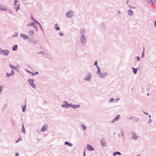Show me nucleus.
I'll use <instances>...</instances> for the list:
<instances>
[{
    "mask_svg": "<svg viewBox=\"0 0 156 156\" xmlns=\"http://www.w3.org/2000/svg\"><path fill=\"white\" fill-rule=\"evenodd\" d=\"M80 38L87 39L86 37L85 34V30L83 28H82L80 29Z\"/></svg>",
    "mask_w": 156,
    "mask_h": 156,
    "instance_id": "obj_1",
    "label": "nucleus"
},
{
    "mask_svg": "<svg viewBox=\"0 0 156 156\" xmlns=\"http://www.w3.org/2000/svg\"><path fill=\"white\" fill-rule=\"evenodd\" d=\"M73 16V12L72 10H70L67 12L66 14V16L67 18H70Z\"/></svg>",
    "mask_w": 156,
    "mask_h": 156,
    "instance_id": "obj_2",
    "label": "nucleus"
},
{
    "mask_svg": "<svg viewBox=\"0 0 156 156\" xmlns=\"http://www.w3.org/2000/svg\"><path fill=\"white\" fill-rule=\"evenodd\" d=\"M28 83L30 84L32 87L34 89L36 88V86L35 85L34 83V80L31 79H29L28 80Z\"/></svg>",
    "mask_w": 156,
    "mask_h": 156,
    "instance_id": "obj_3",
    "label": "nucleus"
},
{
    "mask_svg": "<svg viewBox=\"0 0 156 156\" xmlns=\"http://www.w3.org/2000/svg\"><path fill=\"white\" fill-rule=\"evenodd\" d=\"M92 76V74L91 73H88L84 80L87 81H89L91 79Z\"/></svg>",
    "mask_w": 156,
    "mask_h": 156,
    "instance_id": "obj_4",
    "label": "nucleus"
},
{
    "mask_svg": "<svg viewBox=\"0 0 156 156\" xmlns=\"http://www.w3.org/2000/svg\"><path fill=\"white\" fill-rule=\"evenodd\" d=\"M108 75V73L107 72H104L99 73L98 76L102 78H105Z\"/></svg>",
    "mask_w": 156,
    "mask_h": 156,
    "instance_id": "obj_5",
    "label": "nucleus"
},
{
    "mask_svg": "<svg viewBox=\"0 0 156 156\" xmlns=\"http://www.w3.org/2000/svg\"><path fill=\"white\" fill-rule=\"evenodd\" d=\"M101 144L103 147H106L107 145V142L105 140V138L102 139L101 140Z\"/></svg>",
    "mask_w": 156,
    "mask_h": 156,
    "instance_id": "obj_6",
    "label": "nucleus"
},
{
    "mask_svg": "<svg viewBox=\"0 0 156 156\" xmlns=\"http://www.w3.org/2000/svg\"><path fill=\"white\" fill-rule=\"evenodd\" d=\"M9 53V51L8 50L5 49L2 50V54L3 55L7 56Z\"/></svg>",
    "mask_w": 156,
    "mask_h": 156,
    "instance_id": "obj_7",
    "label": "nucleus"
},
{
    "mask_svg": "<svg viewBox=\"0 0 156 156\" xmlns=\"http://www.w3.org/2000/svg\"><path fill=\"white\" fill-rule=\"evenodd\" d=\"M73 105L72 103H70L69 104H64L62 105L61 106L63 108H67L69 107L72 108Z\"/></svg>",
    "mask_w": 156,
    "mask_h": 156,
    "instance_id": "obj_8",
    "label": "nucleus"
},
{
    "mask_svg": "<svg viewBox=\"0 0 156 156\" xmlns=\"http://www.w3.org/2000/svg\"><path fill=\"white\" fill-rule=\"evenodd\" d=\"M86 149L88 151H93L94 150V149L93 147L88 144H87L86 146Z\"/></svg>",
    "mask_w": 156,
    "mask_h": 156,
    "instance_id": "obj_9",
    "label": "nucleus"
},
{
    "mask_svg": "<svg viewBox=\"0 0 156 156\" xmlns=\"http://www.w3.org/2000/svg\"><path fill=\"white\" fill-rule=\"evenodd\" d=\"M35 31L34 30H29L28 31V34L31 37H33L34 36Z\"/></svg>",
    "mask_w": 156,
    "mask_h": 156,
    "instance_id": "obj_10",
    "label": "nucleus"
},
{
    "mask_svg": "<svg viewBox=\"0 0 156 156\" xmlns=\"http://www.w3.org/2000/svg\"><path fill=\"white\" fill-rule=\"evenodd\" d=\"M48 128V126L47 124H46L44 125L42 128L41 129V131L42 132H44Z\"/></svg>",
    "mask_w": 156,
    "mask_h": 156,
    "instance_id": "obj_11",
    "label": "nucleus"
},
{
    "mask_svg": "<svg viewBox=\"0 0 156 156\" xmlns=\"http://www.w3.org/2000/svg\"><path fill=\"white\" fill-rule=\"evenodd\" d=\"M20 37L24 39H29V37L27 35L24 34H20Z\"/></svg>",
    "mask_w": 156,
    "mask_h": 156,
    "instance_id": "obj_12",
    "label": "nucleus"
},
{
    "mask_svg": "<svg viewBox=\"0 0 156 156\" xmlns=\"http://www.w3.org/2000/svg\"><path fill=\"white\" fill-rule=\"evenodd\" d=\"M132 137L134 140H136L138 136H137L135 132L133 131H132Z\"/></svg>",
    "mask_w": 156,
    "mask_h": 156,
    "instance_id": "obj_13",
    "label": "nucleus"
},
{
    "mask_svg": "<svg viewBox=\"0 0 156 156\" xmlns=\"http://www.w3.org/2000/svg\"><path fill=\"white\" fill-rule=\"evenodd\" d=\"M80 42L82 44H84L86 43L87 42V39L80 38Z\"/></svg>",
    "mask_w": 156,
    "mask_h": 156,
    "instance_id": "obj_14",
    "label": "nucleus"
},
{
    "mask_svg": "<svg viewBox=\"0 0 156 156\" xmlns=\"http://www.w3.org/2000/svg\"><path fill=\"white\" fill-rule=\"evenodd\" d=\"M9 66L12 69H14L15 70H17L18 72H19V70L17 68L16 66H13V65H12L11 64H9Z\"/></svg>",
    "mask_w": 156,
    "mask_h": 156,
    "instance_id": "obj_15",
    "label": "nucleus"
},
{
    "mask_svg": "<svg viewBox=\"0 0 156 156\" xmlns=\"http://www.w3.org/2000/svg\"><path fill=\"white\" fill-rule=\"evenodd\" d=\"M80 107V106L79 105H73L72 106V108L74 109L78 108Z\"/></svg>",
    "mask_w": 156,
    "mask_h": 156,
    "instance_id": "obj_16",
    "label": "nucleus"
},
{
    "mask_svg": "<svg viewBox=\"0 0 156 156\" xmlns=\"http://www.w3.org/2000/svg\"><path fill=\"white\" fill-rule=\"evenodd\" d=\"M20 4L19 3L17 6H15L14 7V9L16 10V12H18V11L20 9Z\"/></svg>",
    "mask_w": 156,
    "mask_h": 156,
    "instance_id": "obj_17",
    "label": "nucleus"
},
{
    "mask_svg": "<svg viewBox=\"0 0 156 156\" xmlns=\"http://www.w3.org/2000/svg\"><path fill=\"white\" fill-rule=\"evenodd\" d=\"M128 13L129 15L132 16L133 15L134 13L133 11L131 10H129L128 11Z\"/></svg>",
    "mask_w": 156,
    "mask_h": 156,
    "instance_id": "obj_18",
    "label": "nucleus"
},
{
    "mask_svg": "<svg viewBox=\"0 0 156 156\" xmlns=\"http://www.w3.org/2000/svg\"><path fill=\"white\" fill-rule=\"evenodd\" d=\"M133 120L134 121V122H138L139 120V118L136 117L134 116L133 117Z\"/></svg>",
    "mask_w": 156,
    "mask_h": 156,
    "instance_id": "obj_19",
    "label": "nucleus"
},
{
    "mask_svg": "<svg viewBox=\"0 0 156 156\" xmlns=\"http://www.w3.org/2000/svg\"><path fill=\"white\" fill-rule=\"evenodd\" d=\"M64 144L65 145H67L69 147H72L73 145V144H72L71 143H70L69 142H68L67 141L65 142Z\"/></svg>",
    "mask_w": 156,
    "mask_h": 156,
    "instance_id": "obj_20",
    "label": "nucleus"
},
{
    "mask_svg": "<svg viewBox=\"0 0 156 156\" xmlns=\"http://www.w3.org/2000/svg\"><path fill=\"white\" fill-rule=\"evenodd\" d=\"M132 69H133V73L134 74H136L137 73V69L136 68H135L133 67H132Z\"/></svg>",
    "mask_w": 156,
    "mask_h": 156,
    "instance_id": "obj_21",
    "label": "nucleus"
},
{
    "mask_svg": "<svg viewBox=\"0 0 156 156\" xmlns=\"http://www.w3.org/2000/svg\"><path fill=\"white\" fill-rule=\"evenodd\" d=\"M21 131L23 133H25V128L23 126V123L22 124V127L21 128Z\"/></svg>",
    "mask_w": 156,
    "mask_h": 156,
    "instance_id": "obj_22",
    "label": "nucleus"
},
{
    "mask_svg": "<svg viewBox=\"0 0 156 156\" xmlns=\"http://www.w3.org/2000/svg\"><path fill=\"white\" fill-rule=\"evenodd\" d=\"M113 156H115L116 154L119 155H121V153L119 152V151H116V152H114L113 154Z\"/></svg>",
    "mask_w": 156,
    "mask_h": 156,
    "instance_id": "obj_23",
    "label": "nucleus"
},
{
    "mask_svg": "<svg viewBox=\"0 0 156 156\" xmlns=\"http://www.w3.org/2000/svg\"><path fill=\"white\" fill-rule=\"evenodd\" d=\"M18 46L16 45L13 46L12 48V49L14 51H15L17 50Z\"/></svg>",
    "mask_w": 156,
    "mask_h": 156,
    "instance_id": "obj_24",
    "label": "nucleus"
},
{
    "mask_svg": "<svg viewBox=\"0 0 156 156\" xmlns=\"http://www.w3.org/2000/svg\"><path fill=\"white\" fill-rule=\"evenodd\" d=\"M81 127H82L83 129V130L84 131L86 129L87 127L84 124H82L81 125Z\"/></svg>",
    "mask_w": 156,
    "mask_h": 156,
    "instance_id": "obj_25",
    "label": "nucleus"
},
{
    "mask_svg": "<svg viewBox=\"0 0 156 156\" xmlns=\"http://www.w3.org/2000/svg\"><path fill=\"white\" fill-rule=\"evenodd\" d=\"M7 10V8L5 6H4L3 7H0V10H2L3 11H6Z\"/></svg>",
    "mask_w": 156,
    "mask_h": 156,
    "instance_id": "obj_26",
    "label": "nucleus"
},
{
    "mask_svg": "<svg viewBox=\"0 0 156 156\" xmlns=\"http://www.w3.org/2000/svg\"><path fill=\"white\" fill-rule=\"evenodd\" d=\"M120 115H118L115 118V120H116V121H117L118 120V119L120 118Z\"/></svg>",
    "mask_w": 156,
    "mask_h": 156,
    "instance_id": "obj_27",
    "label": "nucleus"
},
{
    "mask_svg": "<svg viewBox=\"0 0 156 156\" xmlns=\"http://www.w3.org/2000/svg\"><path fill=\"white\" fill-rule=\"evenodd\" d=\"M32 26L34 28L36 29V31H37V27L35 23H33Z\"/></svg>",
    "mask_w": 156,
    "mask_h": 156,
    "instance_id": "obj_28",
    "label": "nucleus"
},
{
    "mask_svg": "<svg viewBox=\"0 0 156 156\" xmlns=\"http://www.w3.org/2000/svg\"><path fill=\"white\" fill-rule=\"evenodd\" d=\"M55 29L57 30H60V28L57 26V24H55Z\"/></svg>",
    "mask_w": 156,
    "mask_h": 156,
    "instance_id": "obj_29",
    "label": "nucleus"
},
{
    "mask_svg": "<svg viewBox=\"0 0 156 156\" xmlns=\"http://www.w3.org/2000/svg\"><path fill=\"white\" fill-rule=\"evenodd\" d=\"M26 108V104L25 103L24 106L23 107V108H22V111L23 112H24L25 111Z\"/></svg>",
    "mask_w": 156,
    "mask_h": 156,
    "instance_id": "obj_30",
    "label": "nucleus"
},
{
    "mask_svg": "<svg viewBox=\"0 0 156 156\" xmlns=\"http://www.w3.org/2000/svg\"><path fill=\"white\" fill-rule=\"evenodd\" d=\"M38 73H39L37 71V72H36L35 73L32 72L31 74L32 76H34L38 74Z\"/></svg>",
    "mask_w": 156,
    "mask_h": 156,
    "instance_id": "obj_31",
    "label": "nucleus"
},
{
    "mask_svg": "<svg viewBox=\"0 0 156 156\" xmlns=\"http://www.w3.org/2000/svg\"><path fill=\"white\" fill-rule=\"evenodd\" d=\"M18 35V33H14L12 35V37H15L16 36H17Z\"/></svg>",
    "mask_w": 156,
    "mask_h": 156,
    "instance_id": "obj_32",
    "label": "nucleus"
},
{
    "mask_svg": "<svg viewBox=\"0 0 156 156\" xmlns=\"http://www.w3.org/2000/svg\"><path fill=\"white\" fill-rule=\"evenodd\" d=\"M101 73V69H100V68L98 69V70H97V73L98 75L99 73Z\"/></svg>",
    "mask_w": 156,
    "mask_h": 156,
    "instance_id": "obj_33",
    "label": "nucleus"
},
{
    "mask_svg": "<svg viewBox=\"0 0 156 156\" xmlns=\"http://www.w3.org/2000/svg\"><path fill=\"white\" fill-rule=\"evenodd\" d=\"M143 51L142 53V56L141 57L142 58L144 57V47L143 48Z\"/></svg>",
    "mask_w": 156,
    "mask_h": 156,
    "instance_id": "obj_34",
    "label": "nucleus"
},
{
    "mask_svg": "<svg viewBox=\"0 0 156 156\" xmlns=\"http://www.w3.org/2000/svg\"><path fill=\"white\" fill-rule=\"evenodd\" d=\"M14 2V6H16V5H18V4H17V3L18 2V1L15 0Z\"/></svg>",
    "mask_w": 156,
    "mask_h": 156,
    "instance_id": "obj_35",
    "label": "nucleus"
},
{
    "mask_svg": "<svg viewBox=\"0 0 156 156\" xmlns=\"http://www.w3.org/2000/svg\"><path fill=\"white\" fill-rule=\"evenodd\" d=\"M33 22H31L30 23L28 24L27 26L28 27L32 26L33 24Z\"/></svg>",
    "mask_w": 156,
    "mask_h": 156,
    "instance_id": "obj_36",
    "label": "nucleus"
},
{
    "mask_svg": "<svg viewBox=\"0 0 156 156\" xmlns=\"http://www.w3.org/2000/svg\"><path fill=\"white\" fill-rule=\"evenodd\" d=\"M11 76H12V75H11V73L10 74H9V73H6V76L7 77H9Z\"/></svg>",
    "mask_w": 156,
    "mask_h": 156,
    "instance_id": "obj_37",
    "label": "nucleus"
},
{
    "mask_svg": "<svg viewBox=\"0 0 156 156\" xmlns=\"http://www.w3.org/2000/svg\"><path fill=\"white\" fill-rule=\"evenodd\" d=\"M150 2H148L149 3H155V0H150Z\"/></svg>",
    "mask_w": 156,
    "mask_h": 156,
    "instance_id": "obj_38",
    "label": "nucleus"
},
{
    "mask_svg": "<svg viewBox=\"0 0 156 156\" xmlns=\"http://www.w3.org/2000/svg\"><path fill=\"white\" fill-rule=\"evenodd\" d=\"M3 87L2 86V85L0 86V93H1L2 92Z\"/></svg>",
    "mask_w": 156,
    "mask_h": 156,
    "instance_id": "obj_39",
    "label": "nucleus"
},
{
    "mask_svg": "<svg viewBox=\"0 0 156 156\" xmlns=\"http://www.w3.org/2000/svg\"><path fill=\"white\" fill-rule=\"evenodd\" d=\"M113 98H111L109 100V102H112L113 101Z\"/></svg>",
    "mask_w": 156,
    "mask_h": 156,
    "instance_id": "obj_40",
    "label": "nucleus"
},
{
    "mask_svg": "<svg viewBox=\"0 0 156 156\" xmlns=\"http://www.w3.org/2000/svg\"><path fill=\"white\" fill-rule=\"evenodd\" d=\"M11 74L12 75H13L15 74V72L13 70H11Z\"/></svg>",
    "mask_w": 156,
    "mask_h": 156,
    "instance_id": "obj_41",
    "label": "nucleus"
},
{
    "mask_svg": "<svg viewBox=\"0 0 156 156\" xmlns=\"http://www.w3.org/2000/svg\"><path fill=\"white\" fill-rule=\"evenodd\" d=\"M34 21L37 24H38L39 25L40 24V23L37 20H34Z\"/></svg>",
    "mask_w": 156,
    "mask_h": 156,
    "instance_id": "obj_42",
    "label": "nucleus"
},
{
    "mask_svg": "<svg viewBox=\"0 0 156 156\" xmlns=\"http://www.w3.org/2000/svg\"><path fill=\"white\" fill-rule=\"evenodd\" d=\"M33 43L35 44H36L37 43V41L35 40H34L33 41Z\"/></svg>",
    "mask_w": 156,
    "mask_h": 156,
    "instance_id": "obj_43",
    "label": "nucleus"
},
{
    "mask_svg": "<svg viewBox=\"0 0 156 156\" xmlns=\"http://www.w3.org/2000/svg\"><path fill=\"white\" fill-rule=\"evenodd\" d=\"M22 140V139H21V138H19V139L18 140H16V141L15 143H18L20 140Z\"/></svg>",
    "mask_w": 156,
    "mask_h": 156,
    "instance_id": "obj_44",
    "label": "nucleus"
},
{
    "mask_svg": "<svg viewBox=\"0 0 156 156\" xmlns=\"http://www.w3.org/2000/svg\"><path fill=\"white\" fill-rule=\"evenodd\" d=\"M136 58L137 61H139L140 60V58L138 56H137L136 57Z\"/></svg>",
    "mask_w": 156,
    "mask_h": 156,
    "instance_id": "obj_45",
    "label": "nucleus"
},
{
    "mask_svg": "<svg viewBox=\"0 0 156 156\" xmlns=\"http://www.w3.org/2000/svg\"><path fill=\"white\" fill-rule=\"evenodd\" d=\"M59 35L61 36H63L64 35V34H63L62 33V32H59Z\"/></svg>",
    "mask_w": 156,
    "mask_h": 156,
    "instance_id": "obj_46",
    "label": "nucleus"
},
{
    "mask_svg": "<svg viewBox=\"0 0 156 156\" xmlns=\"http://www.w3.org/2000/svg\"><path fill=\"white\" fill-rule=\"evenodd\" d=\"M152 122V121L151 119H150L147 122V124H149L151 122Z\"/></svg>",
    "mask_w": 156,
    "mask_h": 156,
    "instance_id": "obj_47",
    "label": "nucleus"
},
{
    "mask_svg": "<svg viewBox=\"0 0 156 156\" xmlns=\"http://www.w3.org/2000/svg\"><path fill=\"white\" fill-rule=\"evenodd\" d=\"M31 20H33V21H34V20H35V19L34 18V17H33V16L32 15H31Z\"/></svg>",
    "mask_w": 156,
    "mask_h": 156,
    "instance_id": "obj_48",
    "label": "nucleus"
},
{
    "mask_svg": "<svg viewBox=\"0 0 156 156\" xmlns=\"http://www.w3.org/2000/svg\"><path fill=\"white\" fill-rule=\"evenodd\" d=\"M121 133L122 135V136L123 137H124V135L123 132L122 131H121Z\"/></svg>",
    "mask_w": 156,
    "mask_h": 156,
    "instance_id": "obj_49",
    "label": "nucleus"
},
{
    "mask_svg": "<svg viewBox=\"0 0 156 156\" xmlns=\"http://www.w3.org/2000/svg\"><path fill=\"white\" fill-rule=\"evenodd\" d=\"M26 71L27 73H30V74H31V73H32V72H30V71H29V70H28L26 69Z\"/></svg>",
    "mask_w": 156,
    "mask_h": 156,
    "instance_id": "obj_50",
    "label": "nucleus"
},
{
    "mask_svg": "<svg viewBox=\"0 0 156 156\" xmlns=\"http://www.w3.org/2000/svg\"><path fill=\"white\" fill-rule=\"evenodd\" d=\"M143 113L144 114H145L146 115H148V113L145 112V111H143Z\"/></svg>",
    "mask_w": 156,
    "mask_h": 156,
    "instance_id": "obj_51",
    "label": "nucleus"
},
{
    "mask_svg": "<svg viewBox=\"0 0 156 156\" xmlns=\"http://www.w3.org/2000/svg\"><path fill=\"white\" fill-rule=\"evenodd\" d=\"M38 54H42L43 55H44V53L43 52H40L37 53Z\"/></svg>",
    "mask_w": 156,
    "mask_h": 156,
    "instance_id": "obj_52",
    "label": "nucleus"
},
{
    "mask_svg": "<svg viewBox=\"0 0 156 156\" xmlns=\"http://www.w3.org/2000/svg\"><path fill=\"white\" fill-rule=\"evenodd\" d=\"M97 64H98V63H97V61H95L94 62V66H97Z\"/></svg>",
    "mask_w": 156,
    "mask_h": 156,
    "instance_id": "obj_53",
    "label": "nucleus"
},
{
    "mask_svg": "<svg viewBox=\"0 0 156 156\" xmlns=\"http://www.w3.org/2000/svg\"><path fill=\"white\" fill-rule=\"evenodd\" d=\"M119 100V98H118L117 99H115L114 100V101L115 102H117Z\"/></svg>",
    "mask_w": 156,
    "mask_h": 156,
    "instance_id": "obj_54",
    "label": "nucleus"
},
{
    "mask_svg": "<svg viewBox=\"0 0 156 156\" xmlns=\"http://www.w3.org/2000/svg\"><path fill=\"white\" fill-rule=\"evenodd\" d=\"M116 121V120H115V118H114V119L112 120V122H115Z\"/></svg>",
    "mask_w": 156,
    "mask_h": 156,
    "instance_id": "obj_55",
    "label": "nucleus"
},
{
    "mask_svg": "<svg viewBox=\"0 0 156 156\" xmlns=\"http://www.w3.org/2000/svg\"><path fill=\"white\" fill-rule=\"evenodd\" d=\"M85 150H84V151L83 153V156H85Z\"/></svg>",
    "mask_w": 156,
    "mask_h": 156,
    "instance_id": "obj_56",
    "label": "nucleus"
},
{
    "mask_svg": "<svg viewBox=\"0 0 156 156\" xmlns=\"http://www.w3.org/2000/svg\"><path fill=\"white\" fill-rule=\"evenodd\" d=\"M154 27H156V20L154 22Z\"/></svg>",
    "mask_w": 156,
    "mask_h": 156,
    "instance_id": "obj_57",
    "label": "nucleus"
},
{
    "mask_svg": "<svg viewBox=\"0 0 156 156\" xmlns=\"http://www.w3.org/2000/svg\"><path fill=\"white\" fill-rule=\"evenodd\" d=\"M39 26H40V28L43 31V29H42V28L41 26V25L40 24L39 25Z\"/></svg>",
    "mask_w": 156,
    "mask_h": 156,
    "instance_id": "obj_58",
    "label": "nucleus"
},
{
    "mask_svg": "<svg viewBox=\"0 0 156 156\" xmlns=\"http://www.w3.org/2000/svg\"><path fill=\"white\" fill-rule=\"evenodd\" d=\"M133 119V117H129V120Z\"/></svg>",
    "mask_w": 156,
    "mask_h": 156,
    "instance_id": "obj_59",
    "label": "nucleus"
},
{
    "mask_svg": "<svg viewBox=\"0 0 156 156\" xmlns=\"http://www.w3.org/2000/svg\"><path fill=\"white\" fill-rule=\"evenodd\" d=\"M129 6L132 9H135V7H131L130 5H129Z\"/></svg>",
    "mask_w": 156,
    "mask_h": 156,
    "instance_id": "obj_60",
    "label": "nucleus"
},
{
    "mask_svg": "<svg viewBox=\"0 0 156 156\" xmlns=\"http://www.w3.org/2000/svg\"><path fill=\"white\" fill-rule=\"evenodd\" d=\"M2 49L1 48L0 49V54H2Z\"/></svg>",
    "mask_w": 156,
    "mask_h": 156,
    "instance_id": "obj_61",
    "label": "nucleus"
},
{
    "mask_svg": "<svg viewBox=\"0 0 156 156\" xmlns=\"http://www.w3.org/2000/svg\"><path fill=\"white\" fill-rule=\"evenodd\" d=\"M63 103H66V104H68L66 101H64Z\"/></svg>",
    "mask_w": 156,
    "mask_h": 156,
    "instance_id": "obj_62",
    "label": "nucleus"
},
{
    "mask_svg": "<svg viewBox=\"0 0 156 156\" xmlns=\"http://www.w3.org/2000/svg\"><path fill=\"white\" fill-rule=\"evenodd\" d=\"M118 136L119 137H120L121 136V135L119 133L118 134Z\"/></svg>",
    "mask_w": 156,
    "mask_h": 156,
    "instance_id": "obj_63",
    "label": "nucleus"
},
{
    "mask_svg": "<svg viewBox=\"0 0 156 156\" xmlns=\"http://www.w3.org/2000/svg\"><path fill=\"white\" fill-rule=\"evenodd\" d=\"M19 155V154L18 153H16L15 154V156H18Z\"/></svg>",
    "mask_w": 156,
    "mask_h": 156,
    "instance_id": "obj_64",
    "label": "nucleus"
}]
</instances>
